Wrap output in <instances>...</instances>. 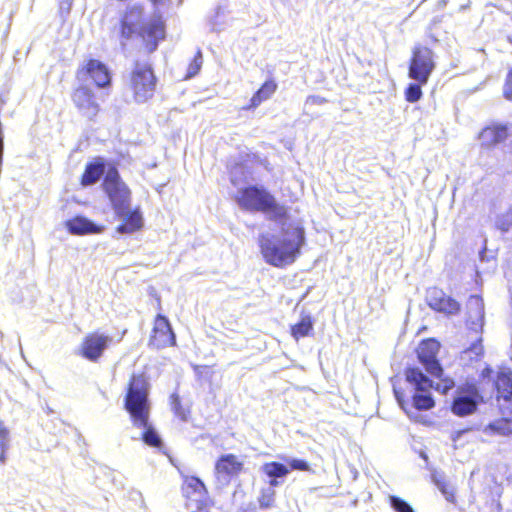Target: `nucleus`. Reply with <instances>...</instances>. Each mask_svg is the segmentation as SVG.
<instances>
[{
    "instance_id": "obj_1",
    "label": "nucleus",
    "mask_w": 512,
    "mask_h": 512,
    "mask_svg": "<svg viewBox=\"0 0 512 512\" xmlns=\"http://www.w3.org/2000/svg\"><path fill=\"white\" fill-rule=\"evenodd\" d=\"M150 384L144 373H133L127 383L123 407L135 428H143L141 440L149 447L161 448L162 440L155 428L149 423L151 402Z\"/></svg>"
},
{
    "instance_id": "obj_2",
    "label": "nucleus",
    "mask_w": 512,
    "mask_h": 512,
    "mask_svg": "<svg viewBox=\"0 0 512 512\" xmlns=\"http://www.w3.org/2000/svg\"><path fill=\"white\" fill-rule=\"evenodd\" d=\"M305 244V229L295 223L282 228L279 236L262 235L258 245L264 261L276 268L292 265L301 255Z\"/></svg>"
},
{
    "instance_id": "obj_3",
    "label": "nucleus",
    "mask_w": 512,
    "mask_h": 512,
    "mask_svg": "<svg viewBox=\"0 0 512 512\" xmlns=\"http://www.w3.org/2000/svg\"><path fill=\"white\" fill-rule=\"evenodd\" d=\"M143 16L144 8L141 4L127 6L120 18L119 34L125 40L138 37L143 50L150 54L165 40L166 25L161 16L142 21Z\"/></svg>"
},
{
    "instance_id": "obj_4",
    "label": "nucleus",
    "mask_w": 512,
    "mask_h": 512,
    "mask_svg": "<svg viewBox=\"0 0 512 512\" xmlns=\"http://www.w3.org/2000/svg\"><path fill=\"white\" fill-rule=\"evenodd\" d=\"M495 393V408L500 418L493 420L487 428L499 435L512 434V371H498L492 379Z\"/></svg>"
},
{
    "instance_id": "obj_5",
    "label": "nucleus",
    "mask_w": 512,
    "mask_h": 512,
    "mask_svg": "<svg viewBox=\"0 0 512 512\" xmlns=\"http://www.w3.org/2000/svg\"><path fill=\"white\" fill-rule=\"evenodd\" d=\"M157 85L158 77L152 63L135 60L124 81V89L131 99L137 104L146 103L154 97Z\"/></svg>"
},
{
    "instance_id": "obj_6",
    "label": "nucleus",
    "mask_w": 512,
    "mask_h": 512,
    "mask_svg": "<svg viewBox=\"0 0 512 512\" xmlns=\"http://www.w3.org/2000/svg\"><path fill=\"white\" fill-rule=\"evenodd\" d=\"M235 201L242 210L271 214V219L281 220L288 216L287 209L264 187L249 185L239 190Z\"/></svg>"
},
{
    "instance_id": "obj_7",
    "label": "nucleus",
    "mask_w": 512,
    "mask_h": 512,
    "mask_svg": "<svg viewBox=\"0 0 512 512\" xmlns=\"http://www.w3.org/2000/svg\"><path fill=\"white\" fill-rule=\"evenodd\" d=\"M439 350L440 343L433 338H428L419 344L417 356L427 373L439 379L434 389L442 394H446L454 388L455 382L452 378L443 376V368L437 359Z\"/></svg>"
},
{
    "instance_id": "obj_8",
    "label": "nucleus",
    "mask_w": 512,
    "mask_h": 512,
    "mask_svg": "<svg viewBox=\"0 0 512 512\" xmlns=\"http://www.w3.org/2000/svg\"><path fill=\"white\" fill-rule=\"evenodd\" d=\"M102 187L106 193L112 208L117 216H122L128 210L131 201V191L122 181L120 174L115 166H111L102 182Z\"/></svg>"
},
{
    "instance_id": "obj_9",
    "label": "nucleus",
    "mask_w": 512,
    "mask_h": 512,
    "mask_svg": "<svg viewBox=\"0 0 512 512\" xmlns=\"http://www.w3.org/2000/svg\"><path fill=\"white\" fill-rule=\"evenodd\" d=\"M435 67L434 51L428 46L416 44L412 48L408 64L409 78L420 84H427Z\"/></svg>"
},
{
    "instance_id": "obj_10",
    "label": "nucleus",
    "mask_w": 512,
    "mask_h": 512,
    "mask_svg": "<svg viewBox=\"0 0 512 512\" xmlns=\"http://www.w3.org/2000/svg\"><path fill=\"white\" fill-rule=\"evenodd\" d=\"M483 401V395L477 384L465 382L457 387L450 410L455 416L466 417L474 414Z\"/></svg>"
},
{
    "instance_id": "obj_11",
    "label": "nucleus",
    "mask_w": 512,
    "mask_h": 512,
    "mask_svg": "<svg viewBox=\"0 0 512 512\" xmlns=\"http://www.w3.org/2000/svg\"><path fill=\"white\" fill-rule=\"evenodd\" d=\"M407 382L412 384L416 392L412 396V405L416 410L426 411L435 407V400L429 393L434 388L432 380L423 374L417 367H408L405 370Z\"/></svg>"
},
{
    "instance_id": "obj_12",
    "label": "nucleus",
    "mask_w": 512,
    "mask_h": 512,
    "mask_svg": "<svg viewBox=\"0 0 512 512\" xmlns=\"http://www.w3.org/2000/svg\"><path fill=\"white\" fill-rule=\"evenodd\" d=\"M79 81L90 80L98 89H109L112 85V72L107 64L96 58H87L75 72Z\"/></svg>"
},
{
    "instance_id": "obj_13",
    "label": "nucleus",
    "mask_w": 512,
    "mask_h": 512,
    "mask_svg": "<svg viewBox=\"0 0 512 512\" xmlns=\"http://www.w3.org/2000/svg\"><path fill=\"white\" fill-rule=\"evenodd\" d=\"M71 101L79 114L89 121H94L101 111L100 104L93 89L88 85H78L71 91Z\"/></svg>"
},
{
    "instance_id": "obj_14",
    "label": "nucleus",
    "mask_w": 512,
    "mask_h": 512,
    "mask_svg": "<svg viewBox=\"0 0 512 512\" xmlns=\"http://www.w3.org/2000/svg\"><path fill=\"white\" fill-rule=\"evenodd\" d=\"M112 342V337L95 330L87 333L78 348V355L90 362H98Z\"/></svg>"
},
{
    "instance_id": "obj_15",
    "label": "nucleus",
    "mask_w": 512,
    "mask_h": 512,
    "mask_svg": "<svg viewBox=\"0 0 512 512\" xmlns=\"http://www.w3.org/2000/svg\"><path fill=\"white\" fill-rule=\"evenodd\" d=\"M288 465L277 461L266 462L262 465V472L269 478L270 486H278L280 484L278 479L286 477L291 470L313 472L311 465L304 459H290Z\"/></svg>"
},
{
    "instance_id": "obj_16",
    "label": "nucleus",
    "mask_w": 512,
    "mask_h": 512,
    "mask_svg": "<svg viewBox=\"0 0 512 512\" xmlns=\"http://www.w3.org/2000/svg\"><path fill=\"white\" fill-rule=\"evenodd\" d=\"M244 470V462L233 453L220 455L214 465V475L216 479L226 484L238 478Z\"/></svg>"
},
{
    "instance_id": "obj_17",
    "label": "nucleus",
    "mask_w": 512,
    "mask_h": 512,
    "mask_svg": "<svg viewBox=\"0 0 512 512\" xmlns=\"http://www.w3.org/2000/svg\"><path fill=\"white\" fill-rule=\"evenodd\" d=\"M148 344L158 350L176 345V336L166 316L158 314L155 317Z\"/></svg>"
},
{
    "instance_id": "obj_18",
    "label": "nucleus",
    "mask_w": 512,
    "mask_h": 512,
    "mask_svg": "<svg viewBox=\"0 0 512 512\" xmlns=\"http://www.w3.org/2000/svg\"><path fill=\"white\" fill-rule=\"evenodd\" d=\"M427 304L433 311L446 316L457 315L461 310V304L456 299L435 288L428 293Z\"/></svg>"
},
{
    "instance_id": "obj_19",
    "label": "nucleus",
    "mask_w": 512,
    "mask_h": 512,
    "mask_svg": "<svg viewBox=\"0 0 512 512\" xmlns=\"http://www.w3.org/2000/svg\"><path fill=\"white\" fill-rule=\"evenodd\" d=\"M181 492L188 503H198L201 500L209 499L205 484L196 476H185L183 478Z\"/></svg>"
},
{
    "instance_id": "obj_20",
    "label": "nucleus",
    "mask_w": 512,
    "mask_h": 512,
    "mask_svg": "<svg viewBox=\"0 0 512 512\" xmlns=\"http://www.w3.org/2000/svg\"><path fill=\"white\" fill-rule=\"evenodd\" d=\"M509 136L508 126L505 124H491L485 126L478 135L481 140V147L492 149L498 144L504 142Z\"/></svg>"
},
{
    "instance_id": "obj_21",
    "label": "nucleus",
    "mask_w": 512,
    "mask_h": 512,
    "mask_svg": "<svg viewBox=\"0 0 512 512\" xmlns=\"http://www.w3.org/2000/svg\"><path fill=\"white\" fill-rule=\"evenodd\" d=\"M65 228L71 235L83 236L100 234L105 230L104 225L96 224L83 215H76L65 222Z\"/></svg>"
},
{
    "instance_id": "obj_22",
    "label": "nucleus",
    "mask_w": 512,
    "mask_h": 512,
    "mask_svg": "<svg viewBox=\"0 0 512 512\" xmlns=\"http://www.w3.org/2000/svg\"><path fill=\"white\" fill-rule=\"evenodd\" d=\"M106 168V162L103 157H95L85 165L84 171L80 176V184L83 187L91 186L97 183L103 176Z\"/></svg>"
},
{
    "instance_id": "obj_23",
    "label": "nucleus",
    "mask_w": 512,
    "mask_h": 512,
    "mask_svg": "<svg viewBox=\"0 0 512 512\" xmlns=\"http://www.w3.org/2000/svg\"><path fill=\"white\" fill-rule=\"evenodd\" d=\"M278 89V84L274 78H268L261 86L254 92L249 100L246 109H255L262 102L270 99Z\"/></svg>"
},
{
    "instance_id": "obj_24",
    "label": "nucleus",
    "mask_w": 512,
    "mask_h": 512,
    "mask_svg": "<svg viewBox=\"0 0 512 512\" xmlns=\"http://www.w3.org/2000/svg\"><path fill=\"white\" fill-rule=\"evenodd\" d=\"M123 220L121 224L116 227V231L121 234H132L142 229L143 217L139 209L125 211L121 216Z\"/></svg>"
},
{
    "instance_id": "obj_25",
    "label": "nucleus",
    "mask_w": 512,
    "mask_h": 512,
    "mask_svg": "<svg viewBox=\"0 0 512 512\" xmlns=\"http://www.w3.org/2000/svg\"><path fill=\"white\" fill-rule=\"evenodd\" d=\"M314 319L310 315H304L301 319L290 327L291 336L298 341L301 338L313 334Z\"/></svg>"
},
{
    "instance_id": "obj_26",
    "label": "nucleus",
    "mask_w": 512,
    "mask_h": 512,
    "mask_svg": "<svg viewBox=\"0 0 512 512\" xmlns=\"http://www.w3.org/2000/svg\"><path fill=\"white\" fill-rule=\"evenodd\" d=\"M275 496L276 491L274 490V487L269 486L267 488H262L257 499L259 507L263 510L272 508L275 503Z\"/></svg>"
},
{
    "instance_id": "obj_27",
    "label": "nucleus",
    "mask_w": 512,
    "mask_h": 512,
    "mask_svg": "<svg viewBox=\"0 0 512 512\" xmlns=\"http://www.w3.org/2000/svg\"><path fill=\"white\" fill-rule=\"evenodd\" d=\"M262 164H265V161L262 160L258 154L250 152L241 155L238 162H236L235 166L241 169H248L254 165Z\"/></svg>"
},
{
    "instance_id": "obj_28",
    "label": "nucleus",
    "mask_w": 512,
    "mask_h": 512,
    "mask_svg": "<svg viewBox=\"0 0 512 512\" xmlns=\"http://www.w3.org/2000/svg\"><path fill=\"white\" fill-rule=\"evenodd\" d=\"M423 85L424 84H420L419 82L410 83L404 91L405 100L409 103H415L419 101L423 96L421 89V86Z\"/></svg>"
},
{
    "instance_id": "obj_29",
    "label": "nucleus",
    "mask_w": 512,
    "mask_h": 512,
    "mask_svg": "<svg viewBox=\"0 0 512 512\" xmlns=\"http://www.w3.org/2000/svg\"><path fill=\"white\" fill-rule=\"evenodd\" d=\"M203 63L202 53L197 51L188 64L186 78H191L197 75Z\"/></svg>"
},
{
    "instance_id": "obj_30",
    "label": "nucleus",
    "mask_w": 512,
    "mask_h": 512,
    "mask_svg": "<svg viewBox=\"0 0 512 512\" xmlns=\"http://www.w3.org/2000/svg\"><path fill=\"white\" fill-rule=\"evenodd\" d=\"M388 501L395 512H414L413 508L398 496L391 495Z\"/></svg>"
},
{
    "instance_id": "obj_31",
    "label": "nucleus",
    "mask_w": 512,
    "mask_h": 512,
    "mask_svg": "<svg viewBox=\"0 0 512 512\" xmlns=\"http://www.w3.org/2000/svg\"><path fill=\"white\" fill-rule=\"evenodd\" d=\"M194 372L200 381H212V376L214 374L213 366L198 365L194 367Z\"/></svg>"
},
{
    "instance_id": "obj_32",
    "label": "nucleus",
    "mask_w": 512,
    "mask_h": 512,
    "mask_svg": "<svg viewBox=\"0 0 512 512\" xmlns=\"http://www.w3.org/2000/svg\"><path fill=\"white\" fill-rule=\"evenodd\" d=\"M496 227L501 232H508L512 227V212L500 216L496 221Z\"/></svg>"
},
{
    "instance_id": "obj_33",
    "label": "nucleus",
    "mask_w": 512,
    "mask_h": 512,
    "mask_svg": "<svg viewBox=\"0 0 512 512\" xmlns=\"http://www.w3.org/2000/svg\"><path fill=\"white\" fill-rule=\"evenodd\" d=\"M502 94L506 100L512 102V67L507 71L503 84Z\"/></svg>"
},
{
    "instance_id": "obj_34",
    "label": "nucleus",
    "mask_w": 512,
    "mask_h": 512,
    "mask_svg": "<svg viewBox=\"0 0 512 512\" xmlns=\"http://www.w3.org/2000/svg\"><path fill=\"white\" fill-rule=\"evenodd\" d=\"M171 404H172L173 412L177 416H179L182 420H186V418H187V411H186V409L183 408V406L181 404L180 397L178 395H173L172 396Z\"/></svg>"
},
{
    "instance_id": "obj_35",
    "label": "nucleus",
    "mask_w": 512,
    "mask_h": 512,
    "mask_svg": "<svg viewBox=\"0 0 512 512\" xmlns=\"http://www.w3.org/2000/svg\"><path fill=\"white\" fill-rule=\"evenodd\" d=\"M8 429L0 422V449L6 450L8 447Z\"/></svg>"
},
{
    "instance_id": "obj_36",
    "label": "nucleus",
    "mask_w": 512,
    "mask_h": 512,
    "mask_svg": "<svg viewBox=\"0 0 512 512\" xmlns=\"http://www.w3.org/2000/svg\"><path fill=\"white\" fill-rule=\"evenodd\" d=\"M306 103L312 105H323L327 103V99L319 95H310L306 98Z\"/></svg>"
},
{
    "instance_id": "obj_37",
    "label": "nucleus",
    "mask_w": 512,
    "mask_h": 512,
    "mask_svg": "<svg viewBox=\"0 0 512 512\" xmlns=\"http://www.w3.org/2000/svg\"><path fill=\"white\" fill-rule=\"evenodd\" d=\"M483 347L480 343H475L471 345L468 349L464 351L465 354H471L474 353L477 357H480L483 355Z\"/></svg>"
},
{
    "instance_id": "obj_38",
    "label": "nucleus",
    "mask_w": 512,
    "mask_h": 512,
    "mask_svg": "<svg viewBox=\"0 0 512 512\" xmlns=\"http://www.w3.org/2000/svg\"><path fill=\"white\" fill-rule=\"evenodd\" d=\"M440 490L449 502H451V503L456 502V496L452 489L448 488L446 485H442Z\"/></svg>"
},
{
    "instance_id": "obj_39",
    "label": "nucleus",
    "mask_w": 512,
    "mask_h": 512,
    "mask_svg": "<svg viewBox=\"0 0 512 512\" xmlns=\"http://www.w3.org/2000/svg\"><path fill=\"white\" fill-rule=\"evenodd\" d=\"M196 504H197V509L193 512H210L209 508L212 505V501L210 499L201 500L200 502H198Z\"/></svg>"
},
{
    "instance_id": "obj_40",
    "label": "nucleus",
    "mask_w": 512,
    "mask_h": 512,
    "mask_svg": "<svg viewBox=\"0 0 512 512\" xmlns=\"http://www.w3.org/2000/svg\"><path fill=\"white\" fill-rule=\"evenodd\" d=\"M395 396H396V399L398 400V403L400 404L401 408L406 412V413H409V410H408V406L409 404L407 403V401H405L402 397V393L401 392H398V391H395Z\"/></svg>"
},
{
    "instance_id": "obj_41",
    "label": "nucleus",
    "mask_w": 512,
    "mask_h": 512,
    "mask_svg": "<svg viewBox=\"0 0 512 512\" xmlns=\"http://www.w3.org/2000/svg\"><path fill=\"white\" fill-rule=\"evenodd\" d=\"M155 9H160L170 4L171 0H149Z\"/></svg>"
},
{
    "instance_id": "obj_42",
    "label": "nucleus",
    "mask_w": 512,
    "mask_h": 512,
    "mask_svg": "<svg viewBox=\"0 0 512 512\" xmlns=\"http://www.w3.org/2000/svg\"><path fill=\"white\" fill-rule=\"evenodd\" d=\"M491 373H492V369L490 367H486L485 369H483L481 375L483 377H485V376H489Z\"/></svg>"
},
{
    "instance_id": "obj_43",
    "label": "nucleus",
    "mask_w": 512,
    "mask_h": 512,
    "mask_svg": "<svg viewBox=\"0 0 512 512\" xmlns=\"http://www.w3.org/2000/svg\"><path fill=\"white\" fill-rule=\"evenodd\" d=\"M5 453H6V450H1V453H0V462H2V463H3V462L5 461V459H6V455H5Z\"/></svg>"
},
{
    "instance_id": "obj_44",
    "label": "nucleus",
    "mask_w": 512,
    "mask_h": 512,
    "mask_svg": "<svg viewBox=\"0 0 512 512\" xmlns=\"http://www.w3.org/2000/svg\"><path fill=\"white\" fill-rule=\"evenodd\" d=\"M506 41L512 46V33L507 35Z\"/></svg>"
}]
</instances>
